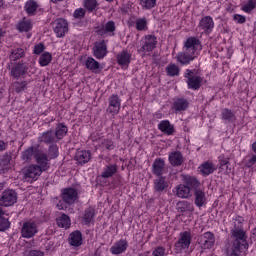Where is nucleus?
<instances>
[{"instance_id":"nucleus-1","label":"nucleus","mask_w":256,"mask_h":256,"mask_svg":"<svg viewBox=\"0 0 256 256\" xmlns=\"http://www.w3.org/2000/svg\"><path fill=\"white\" fill-rule=\"evenodd\" d=\"M230 242L226 244L227 256H240L241 253L247 255L249 242H247V232L242 228H234L230 232Z\"/></svg>"},{"instance_id":"nucleus-2","label":"nucleus","mask_w":256,"mask_h":256,"mask_svg":"<svg viewBox=\"0 0 256 256\" xmlns=\"http://www.w3.org/2000/svg\"><path fill=\"white\" fill-rule=\"evenodd\" d=\"M203 51L201 40L195 36H190L186 39L183 46V51L176 55V61L181 65H191Z\"/></svg>"},{"instance_id":"nucleus-3","label":"nucleus","mask_w":256,"mask_h":256,"mask_svg":"<svg viewBox=\"0 0 256 256\" xmlns=\"http://www.w3.org/2000/svg\"><path fill=\"white\" fill-rule=\"evenodd\" d=\"M10 76L13 79H25L29 72V63L27 62H10Z\"/></svg>"},{"instance_id":"nucleus-4","label":"nucleus","mask_w":256,"mask_h":256,"mask_svg":"<svg viewBox=\"0 0 256 256\" xmlns=\"http://www.w3.org/2000/svg\"><path fill=\"white\" fill-rule=\"evenodd\" d=\"M193 239V236L191 235V232L184 231L181 232L179 235V239L175 243V251L176 253H183L189 249L191 246V240Z\"/></svg>"},{"instance_id":"nucleus-5","label":"nucleus","mask_w":256,"mask_h":256,"mask_svg":"<svg viewBox=\"0 0 256 256\" xmlns=\"http://www.w3.org/2000/svg\"><path fill=\"white\" fill-rule=\"evenodd\" d=\"M184 77L187 79L186 83L188 85V89H193V91L201 89L203 77L195 74V70L187 69L185 71Z\"/></svg>"},{"instance_id":"nucleus-6","label":"nucleus","mask_w":256,"mask_h":256,"mask_svg":"<svg viewBox=\"0 0 256 256\" xmlns=\"http://www.w3.org/2000/svg\"><path fill=\"white\" fill-rule=\"evenodd\" d=\"M141 42L142 46L138 49V53H151L157 47V37L153 34L145 35Z\"/></svg>"},{"instance_id":"nucleus-7","label":"nucleus","mask_w":256,"mask_h":256,"mask_svg":"<svg viewBox=\"0 0 256 256\" xmlns=\"http://www.w3.org/2000/svg\"><path fill=\"white\" fill-rule=\"evenodd\" d=\"M53 31L56 37H65L69 33V22L65 18H57L53 23Z\"/></svg>"},{"instance_id":"nucleus-8","label":"nucleus","mask_w":256,"mask_h":256,"mask_svg":"<svg viewBox=\"0 0 256 256\" xmlns=\"http://www.w3.org/2000/svg\"><path fill=\"white\" fill-rule=\"evenodd\" d=\"M119 111H121V98H119V95L117 94H112L108 98L106 112L109 113V115H112V117H115V115H119Z\"/></svg>"},{"instance_id":"nucleus-9","label":"nucleus","mask_w":256,"mask_h":256,"mask_svg":"<svg viewBox=\"0 0 256 256\" xmlns=\"http://www.w3.org/2000/svg\"><path fill=\"white\" fill-rule=\"evenodd\" d=\"M37 222L29 220L23 223L21 228V235L24 239H31L38 233Z\"/></svg>"},{"instance_id":"nucleus-10","label":"nucleus","mask_w":256,"mask_h":256,"mask_svg":"<svg viewBox=\"0 0 256 256\" xmlns=\"http://www.w3.org/2000/svg\"><path fill=\"white\" fill-rule=\"evenodd\" d=\"M17 203V193L15 190H6L0 197V205L2 207H12Z\"/></svg>"},{"instance_id":"nucleus-11","label":"nucleus","mask_w":256,"mask_h":256,"mask_svg":"<svg viewBox=\"0 0 256 256\" xmlns=\"http://www.w3.org/2000/svg\"><path fill=\"white\" fill-rule=\"evenodd\" d=\"M198 243L202 249H213L215 246V234L205 232L198 237Z\"/></svg>"},{"instance_id":"nucleus-12","label":"nucleus","mask_w":256,"mask_h":256,"mask_svg":"<svg viewBox=\"0 0 256 256\" xmlns=\"http://www.w3.org/2000/svg\"><path fill=\"white\" fill-rule=\"evenodd\" d=\"M61 197L66 205H73L79 199V192L75 188H65L61 191Z\"/></svg>"},{"instance_id":"nucleus-13","label":"nucleus","mask_w":256,"mask_h":256,"mask_svg":"<svg viewBox=\"0 0 256 256\" xmlns=\"http://www.w3.org/2000/svg\"><path fill=\"white\" fill-rule=\"evenodd\" d=\"M92 51L96 59H105L107 57V41L95 42Z\"/></svg>"},{"instance_id":"nucleus-14","label":"nucleus","mask_w":256,"mask_h":256,"mask_svg":"<svg viewBox=\"0 0 256 256\" xmlns=\"http://www.w3.org/2000/svg\"><path fill=\"white\" fill-rule=\"evenodd\" d=\"M35 159L39 169H41L42 171H47V169H49L51 165L49 161L51 160L49 159V156H47L46 153L39 151L38 153L35 154Z\"/></svg>"},{"instance_id":"nucleus-15","label":"nucleus","mask_w":256,"mask_h":256,"mask_svg":"<svg viewBox=\"0 0 256 256\" xmlns=\"http://www.w3.org/2000/svg\"><path fill=\"white\" fill-rule=\"evenodd\" d=\"M127 247H129V242L126 239H120L112 245L110 252L112 255H121L127 251Z\"/></svg>"},{"instance_id":"nucleus-16","label":"nucleus","mask_w":256,"mask_h":256,"mask_svg":"<svg viewBox=\"0 0 256 256\" xmlns=\"http://www.w3.org/2000/svg\"><path fill=\"white\" fill-rule=\"evenodd\" d=\"M131 57L132 54L127 50L119 52L116 56L118 65H120L122 69H127V67H129V64L131 63Z\"/></svg>"},{"instance_id":"nucleus-17","label":"nucleus","mask_w":256,"mask_h":256,"mask_svg":"<svg viewBox=\"0 0 256 256\" xmlns=\"http://www.w3.org/2000/svg\"><path fill=\"white\" fill-rule=\"evenodd\" d=\"M116 30L117 26L115 25V22L110 20L100 27L98 30V35H109V37H113Z\"/></svg>"},{"instance_id":"nucleus-18","label":"nucleus","mask_w":256,"mask_h":256,"mask_svg":"<svg viewBox=\"0 0 256 256\" xmlns=\"http://www.w3.org/2000/svg\"><path fill=\"white\" fill-rule=\"evenodd\" d=\"M198 27L201 28L204 33H211L215 27V22L211 16H205L200 20Z\"/></svg>"},{"instance_id":"nucleus-19","label":"nucleus","mask_w":256,"mask_h":256,"mask_svg":"<svg viewBox=\"0 0 256 256\" xmlns=\"http://www.w3.org/2000/svg\"><path fill=\"white\" fill-rule=\"evenodd\" d=\"M158 129L164 135H175V125L171 124L169 120H162L158 124Z\"/></svg>"},{"instance_id":"nucleus-20","label":"nucleus","mask_w":256,"mask_h":256,"mask_svg":"<svg viewBox=\"0 0 256 256\" xmlns=\"http://www.w3.org/2000/svg\"><path fill=\"white\" fill-rule=\"evenodd\" d=\"M41 173H43V171L38 165H30L25 171V177L26 179H33L34 181H37V179L41 177Z\"/></svg>"},{"instance_id":"nucleus-21","label":"nucleus","mask_w":256,"mask_h":256,"mask_svg":"<svg viewBox=\"0 0 256 256\" xmlns=\"http://www.w3.org/2000/svg\"><path fill=\"white\" fill-rule=\"evenodd\" d=\"M199 171L204 177H207L217 171V166L212 161H206L200 165Z\"/></svg>"},{"instance_id":"nucleus-22","label":"nucleus","mask_w":256,"mask_h":256,"mask_svg":"<svg viewBox=\"0 0 256 256\" xmlns=\"http://www.w3.org/2000/svg\"><path fill=\"white\" fill-rule=\"evenodd\" d=\"M75 159L79 165H85L91 161V151L89 150H78L75 155Z\"/></svg>"},{"instance_id":"nucleus-23","label":"nucleus","mask_w":256,"mask_h":256,"mask_svg":"<svg viewBox=\"0 0 256 256\" xmlns=\"http://www.w3.org/2000/svg\"><path fill=\"white\" fill-rule=\"evenodd\" d=\"M176 209L178 213H193L195 211V207L193 206V203L187 200L179 201L176 204Z\"/></svg>"},{"instance_id":"nucleus-24","label":"nucleus","mask_w":256,"mask_h":256,"mask_svg":"<svg viewBox=\"0 0 256 256\" xmlns=\"http://www.w3.org/2000/svg\"><path fill=\"white\" fill-rule=\"evenodd\" d=\"M165 172V160L157 158L152 164V173L157 177H161Z\"/></svg>"},{"instance_id":"nucleus-25","label":"nucleus","mask_w":256,"mask_h":256,"mask_svg":"<svg viewBox=\"0 0 256 256\" xmlns=\"http://www.w3.org/2000/svg\"><path fill=\"white\" fill-rule=\"evenodd\" d=\"M69 244L72 247H81L83 245V234H81V231L76 230L70 234Z\"/></svg>"},{"instance_id":"nucleus-26","label":"nucleus","mask_w":256,"mask_h":256,"mask_svg":"<svg viewBox=\"0 0 256 256\" xmlns=\"http://www.w3.org/2000/svg\"><path fill=\"white\" fill-rule=\"evenodd\" d=\"M229 156H226L225 154H221L218 157V163H219V169L221 171H225V173H231V162H230Z\"/></svg>"},{"instance_id":"nucleus-27","label":"nucleus","mask_w":256,"mask_h":256,"mask_svg":"<svg viewBox=\"0 0 256 256\" xmlns=\"http://www.w3.org/2000/svg\"><path fill=\"white\" fill-rule=\"evenodd\" d=\"M39 141L40 143H46L47 145L58 142L55 136V132H53L52 130H48L42 133V135L39 137Z\"/></svg>"},{"instance_id":"nucleus-28","label":"nucleus","mask_w":256,"mask_h":256,"mask_svg":"<svg viewBox=\"0 0 256 256\" xmlns=\"http://www.w3.org/2000/svg\"><path fill=\"white\" fill-rule=\"evenodd\" d=\"M169 187V182L165 179V177L160 176L159 178L154 180V191L157 193H163Z\"/></svg>"},{"instance_id":"nucleus-29","label":"nucleus","mask_w":256,"mask_h":256,"mask_svg":"<svg viewBox=\"0 0 256 256\" xmlns=\"http://www.w3.org/2000/svg\"><path fill=\"white\" fill-rule=\"evenodd\" d=\"M16 29L20 31V33H27L33 29V23L30 19L23 18L17 23Z\"/></svg>"},{"instance_id":"nucleus-30","label":"nucleus","mask_w":256,"mask_h":256,"mask_svg":"<svg viewBox=\"0 0 256 256\" xmlns=\"http://www.w3.org/2000/svg\"><path fill=\"white\" fill-rule=\"evenodd\" d=\"M176 195L180 199H189L191 197V188L185 184H180L176 187Z\"/></svg>"},{"instance_id":"nucleus-31","label":"nucleus","mask_w":256,"mask_h":256,"mask_svg":"<svg viewBox=\"0 0 256 256\" xmlns=\"http://www.w3.org/2000/svg\"><path fill=\"white\" fill-rule=\"evenodd\" d=\"M182 181L185 185H187V187H189V189H197V187L201 185V182H199L195 176L191 175H183Z\"/></svg>"},{"instance_id":"nucleus-32","label":"nucleus","mask_w":256,"mask_h":256,"mask_svg":"<svg viewBox=\"0 0 256 256\" xmlns=\"http://www.w3.org/2000/svg\"><path fill=\"white\" fill-rule=\"evenodd\" d=\"M69 131V128L64 123H58L55 128L54 136L56 137L57 141H61Z\"/></svg>"},{"instance_id":"nucleus-33","label":"nucleus","mask_w":256,"mask_h":256,"mask_svg":"<svg viewBox=\"0 0 256 256\" xmlns=\"http://www.w3.org/2000/svg\"><path fill=\"white\" fill-rule=\"evenodd\" d=\"M187 107H189V101L184 98L176 99L172 105V109L176 112L186 111Z\"/></svg>"},{"instance_id":"nucleus-34","label":"nucleus","mask_w":256,"mask_h":256,"mask_svg":"<svg viewBox=\"0 0 256 256\" xmlns=\"http://www.w3.org/2000/svg\"><path fill=\"white\" fill-rule=\"evenodd\" d=\"M221 119L228 123H235V121H237V116H235V112L231 111V109L225 108L221 112Z\"/></svg>"},{"instance_id":"nucleus-35","label":"nucleus","mask_w":256,"mask_h":256,"mask_svg":"<svg viewBox=\"0 0 256 256\" xmlns=\"http://www.w3.org/2000/svg\"><path fill=\"white\" fill-rule=\"evenodd\" d=\"M115 173H117V165L109 164L103 168L101 177L103 179H109L110 177H113V175H115Z\"/></svg>"},{"instance_id":"nucleus-36","label":"nucleus","mask_w":256,"mask_h":256,"mask_svg":"<svg viewBox=\"0 0 256 256\" xmlns=\"http://www.w3.org/2000/svg\"><path fill=\"white\" fill-rule=\"evenodd\" d=\"M195 205L196 207H203L205 205L207 198L205 197V192L201 189H196L194 192Z\"/></svg>"},{"instance_id":"nucleus-37","label":"nucleus","mask_w":256,"mask_h":256,"mask_svg":"<svg viewBox=\"0 0 256 256\" xmlns=\"http://www.w3.org/2000/svg\"><path fill=\"white\" fill-rule=\"evenodd\" d=\"M39 9V4L35 0H28L25 3L24 10L28 15H35Z\"/></svg>"},{"instance_id":"nucleus-38","label":"nucleus","mask_w":256,"mask_h":256,"mask_svg":"<svg viewBox=\"0 0 256 256\" xmlns=\"http://www.w3.org/2000/svg\"><path fill=\"white\" fill-rule=\"evenodd\" d=\"M56 223L62 229H69L71 227V218L67 214H62L56 219Z\"/></svg>"},{"instance_id":"nucleus-39","label":"nucleus","mask_w":256,"mask_h":256,"mask_svg":"<svg viewBox=\"0 0 256 256\" xmlns=\"http://www.w3.org/2000/svg\"><path fill=\"white\" fill-rule=\"evenodd\" d=\"M169 161L173 167H179L183 165V155L181 152H173L169 155Z\"/></svg>"},{"instance_id":"nucleus-40","label":"nucleus","mask_w":256,"mask_h":256,"mask_svg":"<svg viewBox=\"0 0 256 256\" xmlns=\"http://www.w3.org/2000/svg\"><path fill=\"white\" fill-rule=\"evenodd\" d=\"M85 67L89 71H92L93 73H96L98 69H100L101 64L97 62L93 57H88L85 61Z\"/></svg>"},{"instance_id":"nucleus-41","label":"nucleus","mask_w":256,"mask_h":256,"mask_svg":"<svg viewBox=\"0 0 256 256\" xmlns=\"http://www.w3.org/2000/svg\"><path fill=\"white\" fill-rule=\"evenodd\" d=\"M23 57H25V49L23 48L12 49L9 56L11 63H13V61H19V59H23Z\"/></svg>"},{"instance_id":"nucleus-42","label":"nucleus","mask_w":256,"mask_h":256,"mask_svg":"<svg viewBox=\"0 0 256 256\" xmlns=\"http://www.w3.org/2000/svg\"><path fill=\"white\" fill-rule=\"evenodd\" d=\"M40 150H38L37 148L35 147H31V148H28L27 150H25L23 153H22V159L24 161H29L31 159H35V155H37V153H39Z\"/></svg>"},{"instance_id":"nucleus-43","label":"nucleus","mask_w":256,"mask_h":256,"mask_svg":"<svg viewBox=\"0 0 256 256\" xmlns=\"http://www.w3.org/2000/svg\"><path fill=\"white\" fill-rule=\"evenodd\" d=\"M53 61V56L49 52H44L42 55L39 57V65L41 67H47Z\"/></svg>"},{"instance_id":"nucleus-44","label":"nucleus","mask_w":256,"mask_h":256,"mask_svg":"<svg viewBox=\"0 0 256 256\" xmlns=\"http://www.w3.org/2000/svg\"><path fill=\"white\" fill-rule=\"evenodd\" d=\"M181 69H179V66L177 64H169L166 67V73L168 77H179Z\"/></svg>"},{"instance_id":"nucleus-45","label":"nucleus","mask_w":256,"mask_h":256,"mask_svg":"<svg viewBox=\"0 0 256 256\" xmlns=\"http://www.w3.org/2000/svg\"><path fill=\"white\" fill-rule=\"evenodd\" d=\"M139 5L144 11H149L157 7V0H140Z\"/></svg>"},{"instance_id":"nucleus-46","label":"nucleus","mask_w":256,"mask_h":256,"mask_svg":"<svg viewBox=\"0 0 256 256\" xmlns=\"http://www.w3.org/2000/svg\"><path fill=\"white\" fill-rule=\"evenodd\" d=\"M99 145L102 149H107V151H113L115 149V142L109 138L101 139Z\"/></svg>"},{"instance_id":"nucleus-47","label":"nucleus","mask_w":256,"mask_h":256,"mask_svg":"<svg viewBox=\"0 0 256 256\" xmlns=\"http://www.w3.org/2000/svg\"><path fill=\"white\" fill-rule=\"evenodd\" d=\"M84 223L85 225H89L93 219H95V210L94 208H87L84 212Z\"/></svg>"},{"instance_id":"nucleus-48","label":"nucleus","mask_w":256,"mask_h":256,"mask_svg":"<svg viewBox=\"0 0 256 256\" xmlns=\"http://www.w3.org/2000/svg\"><path fill=\"white\" fill-rule=\"evenodd\" d=\"M84 7L89 13H93L99 7V2L97 0H84Z\"/></svg>"},{"instance_id":"nucleus-49","label":"nucleus","mask_w":256,"mask_h":256,"mask_svg":"<svg viewBox=\"0 0 256 256\" xmlns=\"http://www.w3.org/2000/svg\"><path fill=\"white\" fill-rule=\"evenodd\" d=\"M137 31H147V18H138L135 21Z\"/></svg>"},{"instance_id":"nucleus-50","label":"nucleus","mask_w":256,"mask_h":256,"mask_svg":"<svg viewBox=\"0 0 256 256\" xmlns=\"http://www.w3.org/2000/svg\"><path fill=\"white\" fill-rule=\"evenodd\" d=\"M256 8V0H248L247 3H245L242 6V11H244V13H251V11H253V9Z\"/></svg>"},{"instance_id":"nucleus-51","label":"nucleus","mask_w":256,"mask_h":256,"mask_svg":"<svg viewBox=\"0 0 256 256\" xmlns=\"http://www.w3.org/2000/svg\"><path fill=\"white\" fill-rule=\"evenodd\" d=\"M59 157V147L57 145H51L48 150V158L57 159Z\"/></svg>"},{"instance_id":"nucleus-52","label":"nucleus","mask_w":256,"mask_h":256,"mask_svg":"<svg viewBox=\"0 0 256 256\" xmlns=\"http://www.w3.org/2000/svg\"><path fill=\"white\" fill-rule=\"evenodd\" d=\"M26 87H27L26 81L14 82L12 84V90H14L16 93H21V91H24Z\"/></svg>"},{"instance_id":"nucleus-53","label":"nucleus","mask_w":256,"mask_h":256,"mask_svg":"<svg viewBox=\"0 0 256 256\" xmlns=\"http://www.w3.org/2000/svg\"><path fill=\"white\" fill-rule=\"evenodd\" d=\"M11 227V222H9V219L0 216V231H7Z\"/></svg>"},{"instance_id":"nucleus-54","label":"nucleus","mask_w":256,"mask_h":256,"mask_svg":"<svg viewBox=\"0 0 256 256\" xmlns=\"http://www.w3.org/2000/svg\"><path fill=\"white\" fill-rule=\"evenodd\" d=\"M85 9L84 8H78L74 11L73 13V17L74 19H83V17H85Z\"/></svg>"},{"instance_id":"nucleus-55","label":"nucleus","mask_w":256,"mask_h":256,"mask_svg":"<svg viewBox=\"0 0 256 256\" xmlns=\"http://www.w3.org/2000/svg\"><path fill=\"white\" fill-rule=\"evenodd\" d=\"M45 51V44L43 43H39V44H36L34 46V50H33V53L35 55H41V53H43Z\"/></svg>"},{"instance_id":"nucleus-56","label":"nucleus","mask_w":256,"mask_h":256,"mask_svg":"<svg viewBox=\"0 0 256 256\" xmlns=\"http://www.w3.org/2000/svg\"><path fill=\"white\" fill-rule=\"evenodd\" d=\"M152 256H165V248L157 247L152 252Z\"/></svg>"},{"instance_id":"nucleus-57","label":"nucleus","mask_w":256,"mask_h":256,"mask_svg":"<svg viewBox=\"0 0 256 256\" xmlns=\"http://www.w3.org/2000/svg\"><path fill=\"white\" fill-rule=\"evenodd\" d=\"M233 19L234 21H236V23H239V24H243L245 23V21H247V18H245V16L241 15V14H235L233 16Z\"/></svg>"},{"instance_id":"nucleus-58","label":"nucleus","mask_w":256,"mask_h":256,"mask_svg":"<svg viewBox=\"0 0 256 256\" xmlns=\"http://www.w3.org/2000/svg\"><path fill=\"white\" fill-rule=\"evenodd\" d=\"M256 165V155H253L248 160H246L245 166L246 167H253Z\"/></svg>"},{"instance_id":"nucleus-59","label":"nucleus","mask_w":256,"mask_h":256,"mask_svg":"<svg viewBox=\"0 0 256 256\" xmlns=\"http://www.w3.org/2000/svg\"><path fill=\"white\" fill-rule=\"evenodd\" d=\"M27 256H45L41 250H31Z\"/></svg>"},{"instance_id":"nucleus-60","label":"nucleus","mask_w":256,"mask_h":256,"mask_svg":"<svg viewBox=\"0 0 256 256\" xmlns=\"http://www.w3.org/2000/svg\"><path fill=\"white\" fill-rule=\"evenodd\" d=\"M56 207L59 211H65V209H67V206L65 205V203L61 201L56 205Z\"/></svg>"},{"instance_id":"nucleus-61","label":"nucleus","mask_w":256,"mask_h":256,"mask_svg":"<svg viewBox=\"0 0 256 256\" xmlns=\"http://www.w3.org/2000/svg\"><path fill=\"white\" fill-rule=\"evenodd\" d=\"M7 149V143L5 141L0 140V151H5Z\"/></svg>"},{"instance_id":"nucleus-62","label":"nucleus","mask_w":256,"mask_h":256,"mask_svg":"<svg viewBox=\"0 0 256 256\" xmlns=\"http://www.w3.org/2000/svg\"><path fill=\"white\" fill-rule=\"evenodd\" d=\"M5 30L0 28V39H3V37H5Z\"/></svg>"},{"instance_id":"nucleus-63","label":"nucleus","mask_w":256,"mask_h":256,"mask_svg":"<svg viewBox=\"0 0 256 256\" xmlns=\"http://www.w3.org/2000/svg\"><path fill=\"white\" fill-rule=\"evenodd\" d=\"M5 215V210L3 209V206L0 205V217H3Z\"/></svg>"},{"instance_id":"nucleus-64","label":"nucleus","mask_w":256,"mask_h":256,"mask_svg":"<svg viewBox=\"0 0 256 256\" xmlns=\"http://www.w3.org/2000/svg\"><path fill=\"white\" fill-rule=\"evenodd\" d=\"M50 1H51V3L57 4V3H61V1H63V0H50Z\"/></svg>"}]
</instances>
